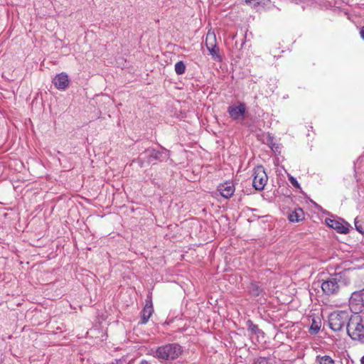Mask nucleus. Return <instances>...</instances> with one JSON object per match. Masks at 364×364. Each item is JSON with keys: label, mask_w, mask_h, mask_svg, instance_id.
Listing matches in <instances>:
<instances>
[{"label": "nucleus", "mask_w": 364, "mask_h": 364, "mask_svg": "<svg viewBox=\"0 0 364 364\" xmlns=\"http://www.w3.org/2000/svg\"><path fill=\"white\" fill-rule=\"evenodd\" d=\"M320 282L323 293L327 296H332L337 294L342 286L348 284L349 279L340 272L331 274Z\"/></svg>", "instance_id": "f257e3e1"}, {"label": "nucleus", "mask_w": 364, "mask_h": 364, "mask_svg": "<svg viewBox=\"0 0 364 364\" xmlns=\"http://www.w3.org/2000/svg\"><path fill=\"white\" fill-rule=\"evenodd\" d=\"M182 353V347L176 343H172L158 347L154 356L161 361H172L177 359Z\"/></svg>", "instance_id": "f03ea898"}, {"label": "nucleus", "mask_w": 364, "mask_h": 364, "mask_svg": "<svg viewBox=\"0 0 364 364\" xmlns=\"http://www.w3.org/2000/svg\"><path fill=\"white\" fill-rule=\"evenodd\" d=\"M163 150L164 151H157L152 148L146 149L140 154L136 161L141 167H144L156 161H165L169 157V151L164 148Z\"/></svg>", "instance_id": "7ed1b4c3"}, {"label": "nucleus", "mask_w": 364, "mask_h": 364, "mask_svg": "<svg viewBox=\"0 0 364 364\" xmlns=\"http://www.w3.org/2000/svg\"><path fill=\"white\" fill-rule=\"evenodd\" d=\"M348 336L355 341L364 343V324L360 315L351 316L346 326Z\"/></svg>", "instance_id": "20e7f679"}, {"label": "nucleus", "mask_w": 364, "mask_h": 364, "mask_svg": "<svg viewBox=\"0 0 364 364\" xmlns=\"http://www.w3.org/2000/svg\"><path fill=\"white\" fill-rule=\"evenodd\" d=\"M348 311H336L328 316V326L333 331H341L346 325H348L351 317Z\"/></svg>", "instance_id": "39448f33"}, {"label": "nucleus", "mask_w": 364, "mask_h": 364, "mask_svg": "<svg viewBox=\"0 0 364 364\" xmlns=\"http://www.w3.org/2000/svg\"><path fill=\"white\" fill-rule=\"evenodd\" d=\"M253 187L257 191H262L268 181V176L262 166H257L254 168Z\"/></svg>", "instance_id": "423d86ee"}, {"label": "nucleus", "mask_w": 364, "mask_h": 364, "mask_svg": "<svg viewBox=\"0 0 364 364\" xmlns=\"http://www.w3.org/2000/svg\"><path fill=\"white\" fill-rule=\"evenodd\" d=\"M246 105L240 102L238 105H233L228 107V113L233 120H243L246 112Z\"/></svg>", "instance_id": "0eeeda50"}, {"label": "nucleus", "mask_w": 364, "mask_h": 364, "mask_svg": "<svg viewBox=\"0 0 364 364\" xmlns=\"http://www.w3.org/2000/svg\"><path fill=\"white\" fill-rule=\"evenodd\" d=\"M325 221L328 227L336 230L338 233L347 234L349 231V224L346 223L345 225L343 224V221L331 218H326Z\"/></svg>", "instance_id": "6e6552de"}, {"label": "nucleus", "mask_w": 364, "mask_h": 364, "mask_svg": "<svg viewBox=\"0 0 364 364\" xmlns=\"http://www.w3.org/2000/svg\"><path fill=\"white\" fill-rule=\"evenodd\" d=\"M350 308L354 311H361L363 307V298L362 291L353 292L349 299Z\"/></svg>", "instance_id": "1a4fd4ad"}, {"label": "nucleus", "mask_w": 364, "mask_h": 364, "mask_svg": "<svg viewBox=\"0 0 364 364\" xmlns=\"http://www.w3.org/2000/svg\"><path fill=\"white\" fill-rule=\"evenodd\" d=\"M218 191L220 193L223 197L229 198L234 194L235 188L232 182L226 181L224 183L219 185Z\"/></svg>", "instance_id": "9d476101"}, {"label": "nucleus", "mask_w": 364, "mask_h": 364, "mask_svg": "<svg viewBox=\"0 0 364 364\" xmlns=\"http://www.w3.org/2000/svg\"><path fill=\"white\" fill-rule=\"evenodd\" d=\"M53 83L58 90H65L69 85L68 75L65 73L56 75L53 79Z\"/></svg>", "instance_id": "9b49d317"}, {"label": "nucleus", "mask_w": 364, "mask_h": 364, "mask_svg": "<svg viewBox=\"0 0 364 364\" xmlns=\"http://www.w3.org/2000/svg\"><path fill=\"white\" fill-rule=\"evenodd\" d=\"M154 312L152 303L149 301L146 303L143 310L141 311V323L145 324L149 321Z\"/></svg>", "instance_id": "f8f14e48"}, {"label": "nucleus", "mask_w": 364, "mask_h": 364, "mask_svg": "<svg viewBox=\"0 0 364 364\" xmlns=\"http://www.w3.org/2000/svg\"><path fill=\"white\" fill-rule=\"evenodd\" d=\"M304 218V213L300 208H295V210L289 215V220L293 223H298L301 221Z\"/></svg>", "instance_id": "ddd939ff"}, {"label": "nucleus", "mask_w": 364, "mask_h": 364, "mask_svg": "<svg viewBox=\"0 0 364 364\" xmlns=\"http://www.w3.org/2000/svg\"><path fill=\"white\" fill-rule=\"evenodd\" d=\"M248 291L252 296H259L263 290L257 282H251L248 287Z\"/></svg>", "instance_id": "4468645a"}, {"label": "nucleus", "mask_w": 364, "mask_h": 364, "mask_svg": "<svg viewBox=\"0 0 364 364\" xmlns=\"http://www.w3.org/2000/svg\"><path fill=\"white\" fill-rule=\"evenodd\" d=\"M205 44L206 48L217 46L216 36L214 32L208 31L205 36Z\"/></svg>", "instance_id": "2eb2a0df"}, {"label": "nucleus", "mask_w": 364, "mask_h": 364, "mask_svg": "<svg viewBox=\"0 0 364 364\" xmlns=\"http://www.w3.org/2000/svg\"><path fill=\"white\" fill-rule=\"evenodd\" d=\"M247 328L248 332L251 335H259V333H262L263 332L260 330L257 325L253 323L251 320H247L246 322Z\"/></svg>", "instance_id": "dca6fc26"}, {"label": "nucleus", "mask_w": 364, "mask_h": 364, "mask_svg": "<svg viewBox=\"0 0 364 364\" xmlns=\"http://www.w3.org/2000/svg\"><path fill=\"white\" fill-rule=\"evenodd\" d=\"M208 50L209 51L210 55L214 59V60L217 62H221L223 60L222 56L219 54V48L218 46L213 47H208Z\"/></svg>", "instance_id": "f3484780"}, {"label": "nucleus", "mask_w": 364, "mask_h": 364, "mask_svg": "<svg viewBox=\"0 0 364 364\" xmlns=\"http://www.w3.org/2000/svg\"><path fill=\"white\" fill-rule=\"evenodd\" d=\"M320 328H321V322L319 321H318L316 319L313 318L312 323H311L309 330V333L312 335H316L319 332Z\"/></svg>", "instance_id": "a211bd4d"}, {"label": "nucleus", "mask_w": 364, "mask_h": 364, "mask_svg": "<svg viewBox=\"0 0 364 364\" xmlns=\"http://www.w3.org/2000/svg\"><path fill=\"white\" fill-rule=\"evenodd\" d=\"M316 361L319 364H334V360L329 355H318L316 357Z\"/></svg>", "instance_id": "6ab92c4d"}, {"label": "nucleus", "mask_w": 364, "mask_h": 364, "mask_svg": "<svg viewBox=\"0 0 364 364\" xmlns=\"http://www.w3.org/2000/svg\"><path fill=\"white\" fill-rule=\"evenodd\" d=\"M186 71V65L183 61H178L175 64V72L178 75H182Z\"/></svg>", "instance_id": "aec40b11"}, {"label": "nucleus", "mask_w": 364, "mask_h": 364, "mask_svg": "<svg viewBox=\"0 0 364 364\" xmlns=\"http://www.w3.org/2000/svg\"><path fill=\"white\" fill-rule=\"evenodd\" d=\"M355 227L358 232L361 234H364V225L363 224L356 218L355 219Z\"/></svg>", "instance_id": "412c9836"}, {"label": "nucleus", "mask_w": 364, "mask_h": 364, "mask_svg": "<svg viewBox=\"0 0 364 364\" xmlns=\"http://www.w3.org/2000/svg\"><path fill=\"white\" fill-rule=\"evenodd\" d=\"M252 364H268V359L265 357L255 358Z\"/></svg>", "instance_id": "4be33fe9"}, {"label": "nucleus", "mask_w": 364, "mask_h": 364, "mask_svg": "<svg viewBox=\"0 0 364 364\" xmlns=\"http://www.w3.org/2000/svg\"><path fill=\"white\" fill-rule=\"evenodd\" d=\"M289 180L294 187H295L296 188H301L299 183H298L297 180L295 178H294L291 176H289Z\"/></svg>", "instance_id": "5701e85b"}, {"label": "nucleus", "mask_w": 364, "mask_h": 364, "mask_svg": "<svg viewBox=\"0 0 364 364\" xmlns=\"http://www.w3.org/2000/svg\"><path fill=\"white\" fill-rule=\"evenodd\" d=\"M259 0H245V3L247 4H253L254 5H256V4H259Z\"/></svg>", "instance_id": "b1692460"}, {"label": "nucleus", "mask_w": 364, "mask_h": 364, "mask_svg": "<svg viewBox=\"0 0 364 364\" xmlns=\"http://www.w3.org/2000/svg\"><path fill=\"white\" fill-rule=\"evenodd\" d=\"M140 364H151L149 361L146 360H141L140 361Z\"/></svg>", "instance_id": "393cba45"}, {"label": "nucleus", "mask_w": 364, "mask_h": 364, "mask_svg": "<svg viewBox=\"0 0 364 364\" xmlns=\"http://www.w3.org/2000/svg\"><path fill=\"white\" fill-rule=\"evenodd\" d=\"M360 36L362 37V38L364 39V26L360 30Z\"/></svg>", "instance_id": "a878e982"}, {"label": "nucleus", "mask_w": 364, "mask_h": 364, "mask_svg": "<svg viewBox=\"0 0 364 364\" xmlns=\"http://www.w3.org/2000/svg\"><path fill=\"white\" fill-rule=\"evenodd\" d=\"M360 364H364V355L360 359Z\"/></svg>", "instance_id": "bb28decb"}]
</instances>
